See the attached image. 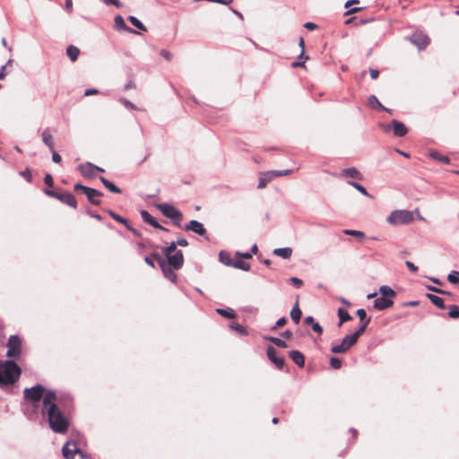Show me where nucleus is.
<instances>
[{
  "label": "nucleus",
  "mask_w": 459,
  "mask_h": 459,
  "mask_svg": "<svg viewBox=\"0 0 459 459\" xmlns=\"http://www.w3.org/2000/svg\"><path fill=\"white\" fill-rule=\"evenodd\" d=\"M56 394H48L44 399L42 413L47 416L50 429L56 433H65L69 422L56 405Z\"/></svg>",
  "instance_id": "obj_1"
},
{
  "label": "nucleus",
  "mask_w": 459,
  "mask_h": 459,
  "mask_svg": "<svg viewBox=\"0 0 459 459\" xmlns=\"http://www.w3.org/2000/svg\"><path fill=\"white\" fill-rule=\"evenodd\" d=\"M396 292L389 286L384 285L379 288V292H375V308L384 310L394 305Z\"/></svg>",
  "instance_id": "obj_2"
},
{
  "label": "nucleus",
  "mask_w": 459,
  "mask_h": 459,
  "mask_svg": "<svg viewBox=\"0 0 459 459\" xmlns=\"http://www.w3.org/2000/svg\"><path fill=\"white\" fill-rule=\"evenodd\" d=\"M48 394H56L54 391L46 390L42 385H38L31 388L24 390L26 401L34 408H39V402L42 399V408H44V399Z\"/></svg>",
  "instance_id": "obj_3"
},
{
  "label": "nucleus",
  "mask_w": 459,
  "mask_h": 459,
  "mask_svg": "<svg viewBox=\"0 0 459 459\" xmlns=\"http://www.w3.org/2000/svg\"><path fill=\"white\" fill-rule=\"evenodd\" d=\"M414 213L418 214L420 220H424L423 217L419 214V209H416L413 212L408 210L394 211L388 216L387 221L390 224L394 226L409 224L414 221Z\"/></svg>",
  "instance_id": "obj_4"
},
{
  "label": "nucleus",
  "mask_w": 459,
  "mask_h": 459,
  "mask_svg": "<svg viewBox=\"0 0 459 459\" xmlns=\"http://www.w3.org/2000/svg\"><path fill=\"white\" fill-rule=\"evenodd\" d=\"M155 206L162 214L171 220L182 219V213L174 205L170 204H157Z\"/></svg>",
  "instance_id": "obj_5"
},
{
  "label": "nucleus",
  "mask_w": 459,
  "mask_h": 459,
  "mask_svg": "<svg viewBox=\"0 0 459 459\" xmlns=\"http://www.w3.org/2000/svg\"><path fill=\"white\" fill-rule=\"evenodd\" d=\"M356 342L355 335L348 334L342 339L341 343L333 345L331 351L333 353H343L347 351Z\"/></svg>",
  "instance_id": "obj_6"
},
{
  "label": "nucleus",
  "mask_w": 459,
  "mask_h": 459,
  "mask_svg": "<svg viewBox=\"0 0 459 459\" xmlns=\"http://www.w3.org/2000/svg\"><path fill=\"white\" fill-rule=\"evenodd\" d=\"M410 41L420 49H424L430 43L429 38L422 32L413 33L410 38Z\"/></svg>",
  "instance_id": "obj_7"
},
{
  "label": "nucleus",
  "mask_w": 459,
  "mask_h": 459,
  "mask_svg": "<svg viewBox=\"0 0 459 459\" xmlns=\"http://www.w3.org/2000/svg\"><path fill=\"white\" fill-rule=\"evenodd\" d=\"M20 345L21 342L18 336L12 335L9 338L8 343H7V352L6 355L8 357H15L18 356L20 353Z\"/></svg>",
  "instance_id": "obj_8"
},
{
  "label": "nucleus",
  "mask_w": 459,
  "mask_h": 459,
  "mask_svg": "<svg viewBox=\"0 0 459 459\" xmlns=\"http://www.w3.org/2000/svg\"><path fill=\"white\" fill-rule=\"evenodd\" d=\"M168 265L171 266L173 269L178 270L182 267L184 258L183 254L180 250L176 251L173 254L167 255Z\"/></svg>",
  "instance_id": "obj_9"
},
{
  "label": "nucleus",
  "mask_w": 459,
  "mask_h": 459,
  "mask_svg": "<svg viewBox=\"0 0 459 459\" xmlns=\"http://www.w3.org/2000/svg\"><path fill=\"white\" fill-rule=\"evenodd\" d=\"M20 375H0V388L8 389L15 385Z\"/></svg>",
  "instance_id": "obj_10"
},
{
  "label": "nucleus",
  "mask_w": 459,
  "mask_h": 459,
  "mask_svg": "<svg viewBox=\"0 0 459 459\" xmlns=\"http://www.w3.org/2000/svg\"><path fill=\"white\" fill-rule=\"evenodd\" d=\"M267 356H268L269 359L273 363L275 364V366L277 367L278 369H282L283 364H284V359L282 357H281L277 354V351L273 347H272V346L268 347Z\"/></svg>",
  "instance_id": "obj_11"
},
{
  "label": "nucleus",
  "mask_w": 459,
  "mask_h": 459,
  "mask_svg": "<svg viewBox=\"0 0 459 459\" xmlns=\"http://www.w3.org/2000/svg\"><path fill=\"white\" fill-rule=\"evenodd\" d=\"M0 373H22V370L15 362L6 360L0 362Z\"/></svg>",
  "instance_id": "obj_12"
},
{
  "label": "nucleus",
  "mask_w": 459,
  "mask_h": 459,
  "mask_svg": "<svg viewBox=\"0 0 459 459\" xmlns=\"http://www.w3.org/2000/svg\"><path fill=\"white\" fill-rule=\"evenodd\" d=\"M62 453L65 458L74 459L75 454L80 453V450L74 443L68 441L63 446Z\"/></svg>",
  "instance_id": "obj_13"
},
{
  "label": "nucleus",
  "mask_w": 459,
  "mask_h": 459,
  "mask_svg": "<svg viewBox=\"0 0 459 459\" xmlns=\"http://www.w3.org/2000/svg\"><path fill=\"white\" fill-rule=\"evenodd\" d=\"M159 263L164 276L170 281L176 282L177 274L173 272L169 265L167 264L166 261L164 259H160Z\"/></svg>",
  "instance_id": "obj_14"
},
{
  "label": "nucleus",
  "mask_w": 459,
  "mask_h": 459,
  "mask_svg": "<svg viewBox=\"0 0 459 459\" xmlns=\"http://www.w3.org/2000/svg\"><path fill=\"white\" fill-rule=\"evenodd\" d=\"M79 169L82 176L87 177V178H91V177L95 176L97 169H99V167H97L90 162H87V163L80 165Z\"/></svg>",
  "instance_id": "obj_15"
},
{
  "label": "nucleus",
  "mask_w": 459,
  "mask_h": 459,
  "mask_svg": "<svg viewBox=\"0 0 459 459\" xmlns=\"http://www.w3.org/2000/svg\"><path fill=\"white\" fill-rule=\"evenodd\" d=\"M392 125H393L394 134L395 136L403 137L407 134L408 129L403 123L397 121V120H393Z\"/></svg>",
  "instance_id": "obj_16"
},
{
  "label": "nucleus",
  "mask_w": 459,
  "mask_h": 459,
  "mask_svg": "<svg viewBox=\"0 0 459 459\" xmlns=\"http://www.w3.org/2000/svg\"><path fill=\"white\" fill-rule=\"evenodd\" d=\"M186 230H191L195 232L198 235H204L205 233V229L204 225L198 221L192 220L185 228Z\"/></svg>",
  "instance_id": "obj_17"
},
{
  "label": "nucleus",
  "mask_w": 459,
  "mask_h": 459,
  "mask_svg": "<svg viewBox=\"0 0 459 459\" xmlns=\"http://www.w3.org/2000/svg\"><path fill=\"white\" fill-rule=\"evenodd\" d=\"M84 194L87 195L89 201L93 204H100V196L101 194L94 189V188H84Z\"/></svg>",
  "instance_id": "obj_18"
},
{
  "label": "nucleus",
  "mask_w": 459,
  "mask_h": 459,
  "mask_svg": "<svg viewBox=\"0 0 459 459\" xmlns=\"http://www.w3.org/2000/svg\"><path fill=\"white\" fill-rule=\"evenodd\" d=\"M56 198L73 208H75L77 205L74 196L70 193L59 194L56 195Z\"/></svg>",
  "instance_id": "obj_19"
},
{
  "label": "nucleus",
  "mask_w": 459,
  "mask_h": 459,
  "mask_svg": "<svg viewBox=\"0 0 459 459\" xmlns=\"http://www.w3.org/2000/svg\"><path fill=\"white\" fill-rule=\"evenodd\" d=\"M293 250L291 247H278L274 248L273 254L283 259H290L292 255Z\"/></svg>",
  "instance_id": "obj_20"
},
{
  "label": "nucleus",
  "mask_w": 459,
  "mask_h": 459,
  "mask_svg": "<svg viewBox=\"0 0 459 459\" xmlns=\"http://www.w3.org/2000/svg\"><path fill=\"white\" fill-rule=\"evenodd\" d=\"M273 174L272 173V171H267V172H264V173H261L259 175V182H258V186L257 187L258 188H264L266 186V185L271 182L273 179Z\"/></svg>",
  "instance_id": "obj_21"
},
{
  "label": "nucleus",
  "mask_w": 459,
  "mask_h": 459,
  "mask_svg": "<svg viewBox=\"0 0 459 459\" xmlns=\"http://www.w3.org/2000/svg\"><path fill=\"white\" fill-rule=\"evenodd\" d=\"M115 28L120 30H126L131 33H136L133 29L129 28L121 15H117L114 19Z\"/></svg>",
  "instance_id": "obj_22"
},
{
  "label": "nucleus",
  "mask_w": 459,
  "mask_h": 459,
  "mask_svg": "<svg viewBox=\"0 0 459 459\" xmlns=\"http://www.w3.org/2000/svg\"><path fill=\"white\" fill-rule=\"evenodd\" d=\"M291 359L299 367H303L305 364V359L301 352L299 351H292L290 352Z\"/></svg>",
  "instance_id": "obj_23"
},
{
  "label": "nucleus",
  "mask_w": 459,
  "mask_h": 459,
  "mask_svg": "<svg viewBox=\"0 0 459 459\" xmlns=\"http://www.w3.org/2000/svg\"><path fill=\"white\" fill-rule=\"evenodd\" d=\"M141 216L143 220L152 226L159 229H162V227L158 223V221L146 211L141 212Z\"/></svg>",
  "instance_id": "obj_24"
},
{
  "label": "nucleus",
  "mask_w": 459,
  "mask_h": 459,
  "mask_svg": "<svg viewBox=\"0 0 459 459\" xmlns=\"http://www.w3.org/2000/svg\"><path fill=\"white\" fill-rule=\"evenodd\" d=\"M42 141L50 149V151H53V149H54L53 137L50 134L48 130H44L43 131V133H42Z\"/></svg>",
  "instance_id": "obj_25"
},
{
  "label": "nucleus",
  "mask_w": 459,
  "mask_h": 459,
  "mask_svg": "<svg viewBox=\"0 0 459 459\" xmlns=\"http://www.w3.org/2000/svg\"><path fill=\"white\" fill-rule=\"evenodd\" d=\"M66 54L71 59V61L74 62L77 60L79 56L80 49L77 47L69 46L66 49Z\"/></svg>",
  "instance_id": "obj_26"
},
{
  "label": "nucleus",
  "mask_w": 459,
  "mask_h": 459,
  "mask_svg": "<svg viewBox=\"0 0 459 459\" xmlns=\"http://www.w3.org/2000/svg\"><path fill=\"white\" fill-rule=\"evenodd\" d=\"M427 297L437 307H439L441 309H444L446 307H445V303H444V299L442 298H440L438 296H436L434 294H427Z\"/></svg>",
  "instance_id": "obj_27"
},
{
  "label": "nucleus",
  "mask_w": 459,
  "mask_h": 459,
  "mask_svg": "<svg viewBox=\"0 0 459 459\" xmlns=\"http://www.w3.org/2000/svg\"><path fill=\"white\" fill-rule=\"evenodd\" d=\"M343 233L346 235H350L352 237H355L359 242H362V240L365 238V234L362 231L359 230H344Z\"/></svg>",
  "instance_id": "obj_28"
},
{
  "label": "nucleus",
  "mask_w": 459,
  "mask_h": 459,
  "mask_svg": "<svg viewBox=\"0 0 459 459\" xmlns=\"http://www.w3.org/2000/svg\"><path fill=\"white\" fill-rule=\"evenodd\" d=\"M342 175L346 178H359V173L354 168L345 169L342 171Z\"/></svg>",
  "instance_id": "obj_29"
},
{
  "label": "nucleus",
  "mask_w": 459,
  "mask_h": 459,
  "mask_svg": "<svg viewBox=\"0 0 459 459\" xmlns=\"http://www.w3.org/2000/svg\"><path fill=\"white\" fill-rule=\"evenodd\" d=\"M100 181L102 184L110 191L113 193H120L121 190L116 186L112 182L108 181L107 178L101 177Z\"/></svg>",
  "instance_id": "obj_30"
},
{
  "label": "nucleus",
  "mask_w": 459,
  "mask_h": 459,
  "mask_svg": "<svg viewBox=\"0 0 459 459\" xmlns=\"http://www.w3.org/2000/svg\"><path fill=\"white\" fill-rule=\"evenodd\" d=\"M301 310L299 309V304L297 303L294 307L292 308V310L290 311V316H291V319L295 322V323H299V320H300V317H301Z\"/></svg>",
  "instance_id": "obj_31"
},
{
  "label": "nucleus",
  "mask_w": 459,
  "mask_h": 459,
  "mask_svg": "<svg viewBox=\"0 0 459 459\" xmlns=\"http://www.w3.org/2000/svg\"><path fill=\"white\" fill-rule=\"evenodd\" d=\"M219 259L220 262L222 263L225 265L231 266L232 265V260L230 256V255L224 251H221L219 254Z\"/></svg>",
  "instance_id": "obj_32"
},
{
  "label": "nucleus",
  "mask_w": 459,
  "mask_h": 459,
  "mask_svg": "<svg viewBox=\"0 0 459 459\" xmlns=\"http://www.w3.org/2000/svg\"><path fill=\"white\" fill-rule=\"evenodd\" d=\"M338 316L340 318L339 325H342V324L343 322L349 321L351 319V316L349 315V313L342 308L338 309Z\"/></svg>",
  "instance_id": "obj_33"
},
{
  "label": "nucleus",
  "mask_w": 459,
  "mask_h": 459,
  "mask_svg": "<svg viewBox=\"0 0 459 459\" xmlns=\"http://www.w3.org/2000/svg\"><path fill=\"white\" fill-rule=\"evenodd\" d=\"M216 311L221 316L227 317V318H233L235 316L234 311L230 308H228V309L218 308Z\"/></svg>",
  "instance_id": "obj_34"
},
{
  "label": "nucleus",
  "mask_w": 459,
  "mask_h": 459,
  "mask_svg": "<svg viewBox=\"0 0 459 459\" xmlns=\"http://www.w3.org/2000/svg\"><path fill=\"white\" fill-rule=\"evenodd\" d=\"M235 268L241 269L243 271H249L250 270V264L243 262V261H237L232 263V265Z\"/></svg>",
  "instance_id": "obj_35"
},
{
  "label": "nucleus",
  "mask_w": 459,
  "mask_h": 459,
  "mask_svg": "<svg viewBox=\"0 0 459 459\" xmlns=\"http://www.w3.org/2000/svg\"><path fill=\"white\" fill-rule=\"evenodd\" d=\"M128 20L130 21V22L135 26L137 29L139 30H145V27L144 25L142 23L141 21H139L136 17L134 16H129L128 17Z\"/></svg>",
  "instance_id": "obj_36"
},
{
  "label": "nucleus",
  "mask_w": 459,
  "mask_h": 459,
  "mask_svg": "<svg viewBox=\"0 0 459 459\" xmlns=\"http://www.w3.org/2000/svg\"><path fill=\"white\" fill-rule=\"evenodd\" d=\"M447 280L452 284L459 283V272L453 271L451 273L448 274Z\"/></svg>",
  "instance_id": "obj_37"
},
{
  "label": "nucleus",
  "mask_w": 459,
  "mask_h": 459,
  "mask_svg": "<svg viewBox=\"0 0 459 459\" xmlns=\"http://www.w3.org/2000/svg\"><path fill=\"white\" fill-rule=\"evenodd\" d=\"M448 316L451 318H459V307L456 305L450 306Z\"/></svg>",
  "instance_id": "obj_38"
},
{
  "label": "nucleus",
  "mask_w": 459,
  "mask_h": 459,
  "mask_svg": "<svg viewBox=\"0 0 459 459\" xmlns=\"http://www.w3.org/2000/svg\"><path fill=\"white\" fill-rule=\"evenodd\" d=\"M368 323V320H367L365 322H361V325L359 327V329L356 332H354L353 333H351V335H355L356 341L358 340L359 336L365 331Z\"/></svg>",
  "instance_id": "obj_39"
},
{
  "label": "nucleus",
  "mask_w": 459,
  "mask_h": 459,
  "mask_svg": "<svg viewBox=\"0 0 459 459\" xmlns=\"http://www.w3.org/2000/svg\"><path fill=\"white\" fill-rule=\"evenodd\" d=\"M269 340L274 343L275 345L279 346V347H281V348H286L287 347V343L285 342V341L280 339V338H276V337H270Z\"/></svg>",
  "instance_id": "obj_40"
},
{
  "label": "nucleus",
  "mask_w": 459,
  "mask_h": 459,
  "mask_svg": "<svg viewBox=\"0 0 459 459\" xmlns=\"http://www.w3.org/2000/svg\"><path fill=\"white\" fill-rule=\"evenodd\" d=\"M272 173L273 174V178L275 177H282V176H288L292 173L291 169H284V170H272Z\"/></svg>",
  "instance_id": "obj_41"
},
{
  "label": "nucleus",
  "mask_w": 459,
  "mask_h": 459,
  "mask_svg": "<svg viewBox=\"0 0 459 459\" xmlns=\"http://www.w3.org/2000/svg\"><path fill=\"white\" fill-rule=\"evenodd\" d=\"M351 186L355 187L359 192H360L364 195H368V192L366 191L365 187L358 183L349 181L348 182Z\"/></svg>",
  "instance_id": "obj_42"
},
{
  "label": "nucleus",
  "mask_w": 459,
  "mask_h": 459,
  "mask_svg": "<svg viewBox=\"0 0 459 459\" xmlns=\"http://www.w3.org/2000/svg\"><path fill=\"white\" fill-rule=\"evenodd\" d=\"M330 365L333 369H339L342 365V361L338 358H332L330 359Z\"/></svg>",
  "instance_id": "obj_43"
},
{
  "label": "nucleus",
  "mask_w": 459,
  "mask_h": 459,
  "mask_svg": "<svg viewBox=\"0 0 459 459\" xmlns=\"http://www.w3.org/2000/svg\"><path fill=\"white\" fill-rule=\"evenodd\" d=\"M176 243L175 242H172L169 247H167L164 250V253L167 255H170V254H173L176 252Z\"/></svg>",
  "instance_id": "obj_44"
},
{
  "label": "nucleus",
  "mask_w": 459,
  "mask_h": 459,
  "mask_svg": "<svg viewBox=\"0 0 459 459\" xmlns=\"http://www.w3.org/2000/svg\"><path fill=\"white\" fill-rule=\"evenodd\" d=\"M231 327L243 335L247 334L246 328L241 325L237 324L235 325H232Z\"/></svg>",
  "instance_id": "obj_45"
},
{
  "label": "nucleus",
  "mask_w": 459,
  "mask_h": 459,
  "mask_svg": "<svg viewBox=\"0 0 459 459\" xmlns=\"http://www.w3.org/2000/svg\"><path fill=\"white\" fill-rule=\"evenodd\" d=\"M357 315L359 317L360 322H365V319H366V316H367V313H366L365 309H363V308L358 309L357 310Z\"/></svg>",
  "instance_id": "obj_46"
},
{
  "label": "nucleus",
  "mask_w": 459,
  "mask_h": 459,
  "mask_svg": "<svg viewBox=\"0 0 459 459\" xmlns=\"http://www.w3.org/2000/svg\"><path fill=\"white\" fill-rule=\"evenodd\" d=\"M160 54L163 58L169 61L172 59V54L166 49L160 50Z\"/></svg>",
  "instance_id": "obj_47"
},
{
  "label": "nucleus",
  "mask_w": 459,
  "mask_h": 459,
  "mask_svg": "<svg viewBox=\"0 0 459 459\" xmlns=\"http://www.w3.org/2000/svg\"><path fill=\"white\" fill-rule=\"evenodd\" d=\"M110 215L117 221L123 223V224H126V220L124 219L123 217H121L120 215L118 214H116L115 212H110Z\"/></svg>",
  "instance_id": "obj_48"
},
{
  "label": "nucleus",
  "mask_w": 459,
  "mask_h": 459,
  "mask_svg": "<svg viewBox=\"0 0 459 459\" xmlns=\"http://www.w3.org/2000/svg\"><path fill=\"white\" fill-rule=\"evenodd\" d=\"M44 182L48 186H52L53 183H54V179H53V178H52V176L50 174H47L45 178H44Z\"/></svg>",
  "instance_id": "obj_49"
},
{
  "label": "nucleus",
  "mask_w": 459,
  "mask_h": 459,
  "mask_svg": "<svg viewBox=\"0 0 459 459\" xmlns=\"http://www.w3.org/2000/svg\"><path fill=\"white\" fill-rule=\"evenodd\" d=\"M52 152V160L55 163H60L61 162V156L56 152H55V150L53 149Z\"/></svg>",
  "instance_id": "obj_50"
},
{
  "label": "nucleus",
  "mask_w": 459,
  "mask_h": 459,
  "mask_svg": "<svg viewBox=\"0 0 459 459\" xmlns=\"http://www.w3.org/2000/svg\"><path fill=\"white\" fill-rule=\"evenodd\" d=\"M312 329L315 333H321L323 332V328L321 327V325L315 322L314 324H312Z\"/></svg>",
  "instance_id": "obj_51"
},
{
  "label": "nucleus",
  "mask_w": 459,
  "mask_h": 459,
  "mask_svg": "<svg viewBox=\"0 0 459 459\" xmlns=\"http://www.w3.org/2000/svg\"><path fill=\"white\" fill-rule=\"evenodd\" d=\"M406 265L407 267L409 268V270L412 273H417L418 272V267L411 262L410 261H407L406 262Z\"/></svg>",
  "instance_id": "obj_52"
},
{
  "label": "nucleus",
  "mask_w": 459,
  "mask_h": 459,
  "mask_svg": "<svg viewBox=\"0 0 459 459\" xmlns=\"http://www.w3.org/2000/svg\"><path fill=\"white\" fill-rule=\"evenodd\" d=\"M175 243H176V246L178 245L180 247H186L188 245L187 240L186 238H178L177 240V242H175Z\"/></svg>",
  "instance_id": "obj_53"
},
{
  "label": "nucleus",
  "mask_w": 459,
  "mask_h": 459,
  "mask_svg": "<svg viewBox=\"0 0 459 459\" xmlns=\"http://www.w3.org/2000/svg\"><path fill=\"white\" fill-rule=\"evenodd\" d=\"M290 281L298 287H300L302 285V281L297 277H291Z\"/></svg>",
  "instance_id": "obj_54"
},
{
  "label": "nucleus",
  "mask_w": 459,
  "mask_h": 459,
  "mask_svg": "<svg viewBox=\"0 0 459 459\" xmlns=\"http://www.w3.org/2000/svg\"><path fill=\"white\" fill-rule=\"evenodd\" d=\"M287 320L285 317H281L277 320L274 328L281 327L286 324Z\"/></svg>",
  "instance_id": "obj_55"
},
{
  "label": "nucleus",
  "mask_w": 459,
  "mask_h": 459,
  "mask_svg": "<svg viewBox=\"0 0 459 459\" xmlns=\"http://www.w3.org/2000/svg\"><path fill=\"white\" fill-rule=\"evenodd\" d=\"M107 4H113L115 6H121V3L118 0H104Z\"/></svg>",
  "instance_id": "obj_56"
},
{
  "label": "nucleus",
  "mask_w": 459,
  "mask_h": 459,
  "mask_svg": "<svg viewBox=\"0 0 459 459\" xmlns=\"http://www.w3.org/2000/svg\"><path fill=\"white\" fill-rule=\"evenodd\" d=\"M435 159L444 162V163H449V158L446 156H433Z\"/></svg>",
  "instance_id": "obj_57"
},
{
  "label": "nucleus",
  "mask_w": 459,
  "mask_h": 459,
  "mask_svg": "<svg viewBox=\"0 0 459 459\" xmlns=\"http://www.w3.org/2000/svg\"><path fill=\"white\" fill-rule=\"evenodd\" d=\"M304 26H305V28H307V30H313L316 29V27H317L316 24H315L313 22H306Z\"/></svg>",
  "instance_id": "obj_58"
},
{
  "label": "nucleus",
  "mask_w": 459,
  "mask_h": 459,
  "mask_svg": "<svg viewBox=\"0 0 459 459\" xmlns=\"http://www.w3.org/2000/svg\"><path fill=\"white\" fill-rule=\"evenodd\" d=\"M97 93H98V90H96V89H88V90L85 91L84 95L85 96H90V95L97 94Z\"/></svg>",
  "instance_id": "obj_59"
},
{
  "label": "nucleus",
  "mask_w": 459,
  "mask_h": 459,
  "mask_svg": "<svg viewBox=\"0 0 459 459\" xmlns=\"http://www.w3.org/2000/svg\"><path fill=\"white\" fill-rule=\"evenodd\" d=\"M123 103L128 108H131V109H134L135 108L134 105L132 102H130L129 100H124Z\"/></svg>",
  "instance_id": "obj_60"
},
{
  "label": "nucleus",
  "mask_w": 459,
  "mask_h": 459,
  "mask_svg": "<svg viewBox=\"0 0 459 459\" xmlns=\"http://www.w3.org/2000/svg\"><path fill=\"white\" fill-rule=\"evenodd\" d=\"M237 255L241 256V257H243V258H247V259L252 257V254H250L248 252H246V253H239V252H238Z\"/></svg>",
  "instance_id": "obj_61"
},
{
  "label": "nucleus",
  "mask_w": 459,
  "mask_h": 459,
  "mask_svg": "<svg viewBox=\"0 0 459 459\" xmlns=\"http://www.w3.org/2000/svg\"><path fill=\"white\" fill-rule=\"evenodd\" d=\"M65 8H66L69 12H71V11H72V9H73V2H72V0H65Z\"/></svg>",
  "instance_id": "obj_62"
},
{
  "label": "nucleus",
  "mask_w": 459,
  "mask_h": 459,
  "mask_svg": "<svg viewBox=\"0 0 459 459\" xmlns=\"http://www.w3.org/2000/svg\"><path fill=\"white\" fill-rule=\"evenodd\" d=\"M419 301H409V302H405L403 303V306L404 307H407V306H410V307H417L419 305Z\"/></svg>",
  "instance_id": "obj_63"
},
{
  "label": "nucleus",
  "mask_w": 459,
  "mask_h": 459,
  "mask_svg": "<svg viewBox=\"0 0 459 459\" xmlns=\"http://www.w3.org/2000/svg\"><path fill=\"white\" fill-rule=\"evenodd\" d=\"M374 101H375V108H378L380 109H385L376 97L374 99Z\"/></svg>",
  "instance_id": "obj_64"
}]
</instances>
